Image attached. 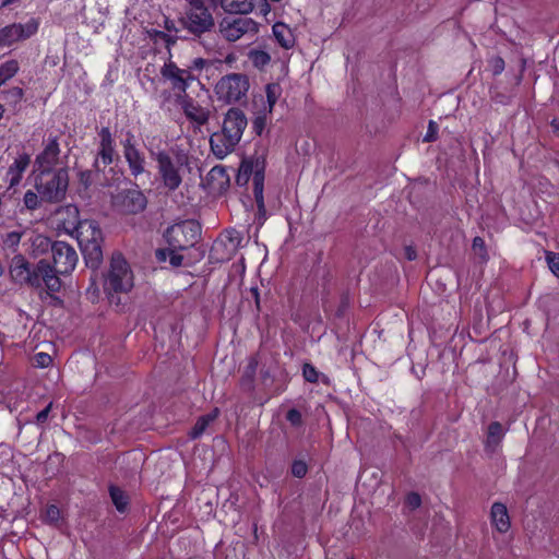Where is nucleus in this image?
Wrapping results in <instances>:
<instances>
[{"mask_svg": "<svg viewBox=\"0 0 559 559\" xmlns=\"http://www.w3.org/2000/svg\"><path fill=\"white\" fill-rule=\"evenodd\" d=\"M160 81L168 84L174 94L181 98L188 87L198 81V75H192V71L179 68L169 59L160 68Z\"/></svg>", "mask_w": 559, "mask_h": 559, "instance_id": "obj_7", "label": "nucleus"}, {"mask_svg": "<svg viewBox=\"0 0 559 559\" xmlns=\"http://www.w3.org/2000/svg\"><path fill=\"white\" fill-rule=\"evenodd\" d=\"M76 238L85 263L91 269H97L103 261V234L94 221L79 222Z\"/></svg>", "mask_w": 559, "mask_h": 559, "instance_id": "obj_2", "label": "nucleus"}, {"mask_svg": "<svg viewBox=\"0 0 559 559\" xmlns=\"http://www.w3.org/2000/svg\"><path fill=\"white\" fill-rule=\"evenodd\" d=\"M247 127V118L238 108H231L225 115L223 132L227 140H241L243 130Z\"/></svg>", "mask_w": 559, "mask_h": 559, "instance_id": "obj_13", "label": "nucleus"}, {"mask_svg": "<svg viewBox=\"0 0 559 559\" xmlns=\"http://www.w3.org/2000/svg\"><path fill=\"white\" fill-rule=\"evenodd\" d=\"M258 368V361L254 357L249 359L247 367L245 368L242 378H241V386L251 391L253 389V378Z\"/></svg>", "mask_w": 559, "mask_h": 559, "instance_id": "obj_31", "label": "nucleus"}, {"mask_svg": "<svg viewBox=\"0 0 559 559\" xmlns=\"http://www.w3.org/2000/svg\"><path fill=\"white\" fill-rule=\"evenodd\" d=\"M249 87L250 83L246 74L230 73L219 79L215 85V93L225 104H236L247 97Z\"/></svg>", "mask_w": 559, "mask_h": 559, "instance_id": "obj_5", "label": "nucleus"}, {"mask_svg": "<svg viewBox=\"0 0 559 559\" xmlns=\"http://www.w3.org/2000/svg\"><path fill=\"white\" fill-rule=\"evenodd\" d=\"M23 90L20 87H12L5 92L4 99L8 104L16 106L23 98Z\"/></svg>", "mask_w": 559, "mask_h": 559, "instance_id": "obj_39", "label": "nucleus"}, {"mask_svg": "<svg viewBox=\"0 0 559 559\" xmlns=\"http://www.w3.org/2000/svg\"><path fill=\"white\" fill-rule=\"evenodd\" d=\"M249 59L257 68H263L271 61L270 55L263 50H251Z\"/></svg>", "mask_w": 559, "mask_h": 559, "instance_id": "obj_36", "label": "nucleus"}, {"mask_svg": "<svg viewBox=\"0 0 559 559\" xmlns=\"http://www.w3.org/2000/svg\"><path fill=\"white\" fill-rule=\"evenodd\" d=\"M308 467L304 461H295L292 465V474L295 477L301 478L307 474Z\"/></svg>", "mask_w": 559, "mask_h": 559, "instance_id": "obj_48", "label": "nucleus"}, {"mask_svg": "<svg viewBox=\"0 0 559 559\" xmlns=\"http://www.w3.org/2000/svg\"><path fill=\"white\" fill-rule=\"evenodd\" d=\"M251 294H252V296L254 298L257 309L259 310L260 309V296H259L258 287H252L251 288Z\"/></svg>", "mask_w": 559, "mask_h": 559, "instance_id": "obj_54", "label": "nucleus"}, {"mask_svg": "<svg viewBox=\"0 0 559 559\" xmlns=\"http://www.w3.org/2000/svg\"><path fill=\"white\" fill-rule=\"evenodd\" d=\"M182 249H174L168 246L166 249H158L156 251V258L159 262H165L167 259H169V263L173 267H179L185 265V257L178 251H181Z\"/></svg>", "mask_w": 559, "mask_h": 559, "instance_id": "obj_27", "label": "nucleus"}, {"mask_svg": "<svg viewBox=\"0 0 559 559\" xmlns=\"http://www.w3.org/2000/svg\"><path fill=\"white\" fill-rule=\"evenodd\" d=\"M25 245L28 246L29 254L37 258L49 251L51 252L53 242L41 234H32Z\"/></svg>", "mask_w": 559, "mask_h": 559, "instance_id": "obj_20", "label": "nucleus"}, {"mask_svg": "<svg viewBox=\"0 0 559 559\" xmlns=\"http://www.w3.org/2000/svg\"><path fill=\"white\" fill-rule=\"evenodd\" d=\"M158 166L165 187L169 190H176L181 183V177L170 158L166 155H160L158 157Z\"/></svg>", "mask_w": 559, "mask_h": 559, "instance_id": "obj_16", "label": "nucleus"}, {"mask_svg": "<svg viewBox=\"0 0 559 559\" xmlns=\"http://www.w3.org/2000/svg\"><path fill=\"white\" fill-rule=\"evenodd\" d=\"M37 31L35 23L11 24L0 29V46H10L21 39L31 37Z\"/></svg>", "mask_w": 559, "mask_h": 559, "instance_id": "obj_14", "label": "nucleus"}, {"mask_svg": "<svg viewBox=\"0 0 559 559\" xmlns=\"http://www.w3.org/2000/svg\"><path fill=\"white\" fill-rule=\"evenodd\" d=\"M20 0H1V5L2 7H10L12 4H15L17 3Z\"/></svg>", "mask_w": 559, "mask_h": 559, "instance_id": "obj_59", "label": "nucleus"}, {"mask_svg": "<svg viewBox=\"0 0 559 559\" xmlns=\"http://www.w3.org/2000/svg\"><path fill=\"white\" fill-rule=\"evenodd\" d=\"M183 111L186 116L198 126L204 124L209 119V110L192 100L185 102Z\"/></svg>", "mask_w": 559, "mask_h": 559, "instance_id": "obj_24", "label": "nucleus"}, {"mask_svg": "<svg viewBox=\"0 0 559 559\" xmlns=\"http://www.w3.org/2000/svg\"><path fill=\"white\" fill-rule=\"evenodd\" d=\"M218 4L228 14L247 15L254 9L251 0H218Z\"/></svg>", "mask_w": 559, "mask_h": 559, "instance_id": "obj_21", "label": "nucleus"}, {"mask_svg": "<svg viewBox=\"0 0 559 559\" xmlns=\"http://www.w3.org/2000/svg\"><path fill=\"white\" fill-rule=\"evenodd\" d=\"M213 154L223 159L235 150L237 142H209Z\"/></svg>", "mask_w": 559, "mask_h": 559, "instance_id": "obj_32", "label": "nucleus"}, {"mask_svg": "<svg viewBox=\"0 0 559 559\" xmlns=\"http://www.w3.org/2000/svg\"><path fill=\"white\" fill-rule=\"evenodd\" d=\"M276 41L285 49H289L295 45V36L293 31L284 23L277 22L272 27Z\"/></svg>", "mask_w": 559, "mask_h": 559, "instance_id": "obj_23", "label": "nucleus"}, {"mask_svg": "<svg viewBox=\"0 0 559 559\" xmlns=\"http://www.w3.org/2000/svg\"><path fill=\"white\" fill-rule=\"evenodd\" d=\"M229 176L225 167L214 166L206 175L205 182L211 192L222 193L229 187Z\"/></svg>", "mask_w": 559, "mask_h": 559, "instance_id": "obj_17", "label": "nucleus"}, {"mask_svg": "<svg viewBox=\"0 0 559 559\" xmlns=\"http://www.w3.org/2000/svg\"><path fill=\"white\" fill-rule=\"evenodd\" d=\"M61 275L48 260L41 259L34 265L32 287L45 288L49 294L58 293L62 286Z\"/></svg>", "mask_w": 559, "mask_h": 559, "instance_id": "obj_9", "label": "nucleus"}, {"mask_svg": "<svg viewBox=\"0 0 559 559\" xmlns=\"http://www.w3.org/2000/svg\"><path fill=\"white\" fill-rule=\"evenodd\" d=\"M24 235H25V233H21V231H16V230L5 234L3 237L4 249L10 250L11 252H15L17 249V246L21 242V239Z\"/></svg>", "mask_w": 559, "mask_h": 559, "instance_id": "obj_35", "label": "nucleus"}, {"mask_svg": "<svg viewBox=\"0 0 559 559\" xmlns=\"http://www.w3.org/2000/svg\"><path fill=\"white\" fill-rule=\"evenodd\" d=\"M29 162L31 159L27 154H21L15 158L5 175V181L9 183L10 188L15 187L21 182L23 173L29 165Z\"/></svg>", "mask_w": 559, "mask_h": 559, "instance_id": "obj_19", "label": "nucleus"}, {"mask_svg": "<svg viewBox=\"0 0 559 559\" xmlns=\"http://www.w3.org/2000/svg\"><path fill=\"white\" fill-rule=\"evenodd\" d=\"M165 28L168 31V32H177V28H176V25H175V22L169 20V19H165Z\"/></svg>", "mask_w": 559, "mask_h": 559, "instance_id": "obj_55", "label": "nucleus"}, {"mask_svg": "<svg viewBox=\"0 0 559 559\" xmlns=\"http://www.w3.org/2000/svg\"><path fill=\"white\" fill-rule=\"evenodd\" d=\"M68 211L70 213H72L74 216H78V214H79V211H78V209L75 206H69Z\"/></svg>", "mask_w": 559, "mask_h": 559, "instance_id": "obj_61", "label": "nucleus"}, {"mask_svg": "<svg viewBox=\"0 0 559 559\" xmlns=\"http://www.w3.org/2000/svg\"><path fill=\"white\" fill-rule=\"evenodd\" d=\"M64 157L66 155H61L58 142H48L44 151L36 157L35 171H53L59 167H64L62 162Z\"/></svg>", "mask_w": 559, "mask_h": 559, "instance_id": "obj_12", "label": "nucleus"}, {"mask_svg": "<svg viewBox=\"0 0 559 559\" xmlns=\"http://www.w3.org/2000/svg\"><path fill=\"white\" fill-rule=\"evenodd\" d=\"M504 436V431L502 425L498 421H492L488 426L487 439H486V450L489 452H495L502 441Z\"/></svg>", "mask_w": 559, "mask_h": 559, "instance_id": "obj_25", "label": "nucleus"}, {"mask_svg": "<svg viewBox=\"0 0 559 559\" xmlns=\"http://www.w3.org/2000/svg\"><path fill=\"white\" fill-rule=\"evenodd\" d=\"M158 97L160 98L162 100V104H164L169 97H170V93L167 92V91H163Z\"/></svg>", "mask_w": 559, "mask_h": 559, "instance_id": "obj_57", "label": "nucleus"}, {"mask_svg": "<svg viewBox=\"0 0 559 559\" xmlns=\"http://www.w3.org/2000/svg\"><path fill=\"white\" fill-rule=\"evenodd\" d=\"M167 37H169V34H167L165 32H156L157 39H162V40L166 41Z\"/></svg>", "mask_w": 559, "mask_h": 559, "instance_id": "obj_58", "label": "nucleus"}, {"mask_svg": "<svg viewBox=\"0 0 559 559\" xmlns=\"http://www.w3.org/2000/svg\"><path fill=\"white\" fill-rule=\"evenodd\" d=\"M52 265L60 274L70 275L79 261L75 249L66 241H55L52 245Z\"/></svg>", "mask_w": 559, "mask_h": 559, "instance_id": "obj_11", "label": "nucleus"}, {"mask_svg": "<svg viewBox=\"0 0 559 559\" xmlns=\"http://www.w3.org/2000/svg\"><path fill=\"white\" fill-rule=\"evenodd\" d=\"M51 409V404L47 405L43 411H40L37 415H36V421L38 424H43L47 420L48 418V415H49V412Z\"/></svg>", "mask_w": 559, "mask_h": 559, "instance_id": "obj_52", "label": "nucleus"}, {"mask_svg": "<svg viewBox=\"0 0 559 559\" xmlns=\"http://www.w3.org/2000/svg\"><path fill=\"white\" fill-rule=\"evenodd\" d=\"M266 105L263 110L272 114L274 105L277 103L282 95V87L278 83H270L265 86Z\"/></svg>", "mask_w": 559, "mask_h": 559, "instance_id": "obj_30", "label": "nucleus"}, {"mask_svg": "<svg viewBox=\"0 0 559 559\" xmlns=\"http://www.w3.org/2000/svg\"><path fill=\"white\" fill-rule=\"evenodd\" d=\"M490 520L492 526L499 533H507L510 530L511 522L507 507L501 502H495L490 509Z\"/></svg>", "mask_w": 559, "mask_h": 559, "instance_id": "obj_18", "label": "nucleus"}, {"mask_svg": "<svg viewBox=\"0 0 559 559\" xmlns=\"http://www.w3.org/2000/svg\"><path fill=\"white\" fill-rule=\"evenodd\" d=\"M473 251L477 254L483 262L488 260V254L485 248V241L480 237H475L473 239Z\"/></svg>", "mask_w": 559, "mask_h": 559, "instance_id": "obj_40", "label": "nucleus"}, {"mask_svg": "<svg viewBox=\"0 0 559 559\" xmlns=\"http://www.w3.org/2000/svg\"><path fill=\"white\" fill-rule=\"evenodd\" d=\"M176 43V37L169 35V37H167L165 44L167 46V48L169 49L171 45H174Z\"/></svg>", "mask_w": 559, "mask_h": 559, "instance_id": "obj_60", "label": "nucleus"}, {"mask_svg": "<svg viewBox=\"0 0 559 559\" xmlns=\"http://www.w3.org/2000/svg\"><path fill=\"white\" fill-rule=\"evenodd\" d=\"M19 71L16 60H9L0 66V86L13 78Z\"/></svg>", "mask_w": 559, "mask_h": 559, "instance_id": "obj_33", "label": "nucleus"}, {"mask_svg": "<svg viewBox=\"0 0 559 559\" xmlns=\"http://www.w3.org/2000/svg\"><path fill=\"white\" fill-rule=\"evenodd\" d=\"M218 411L214 409L213 412L201 416L193 428L190 431V437L192 439H197L202 436V433L206 430L207 426L217 418Z\"/></svg>", "mask_w": 559, "mask_h": 559, "instance_id": "obj_29", "label": "nucleus"}, {"mask_svg": "<svg viewBox=\"0 0 559 559\" xmlns=\"http://www.w3.org/2000/svg\"><path fill=\"white\" fill-rule=\"evenodd\" d=\"M207 66V61L203 58H194L191 63L186 68L192 71V75H198Z\"/></svg>", "mask_w": 559, "mask_h": 559, "instance_id": "obj_45", "label": "nucleus"}, {"mask_svg": "<svg viewBox=\"0 0 559 559\" xmlns=\"http://www.w3.org/2000/svg\"><path fill=\"white\" fill-rule=\"evenodd\" d=\"M45 518L48 522H57L60 518V510L57 506L50 504L46 508Z\"/></svg>", "mask_w": 559, "mask_h": 559, "instance_id": "obj_49", "label": "nucleus"}, {"mask_svg": "<svg viewBox=\"0 0 559 559\" xmlns=\"http://www.w3.org/2000/svg\"><path fill=\"white\" fill-rule=\"evenodd\" d=\"M34 265L32 266L22 254L13 257L10 265V275L17 284H33Z\"/></svg>", "mask_w": 559, "mask_h": 559, "instance_id": "obj_15", "label": "nucleus"}, {"mask_svg": "<svg viewBox=\"0 0 559 559\" xmlns=\"http://www.w3.org/2000/svg\"><path fill=\"white\" fill-rule=\"evenodd\" d=\"M218 31L226 40L236 41L246 35L253 37L259 32V24L248 16H226L219 22Z\"/></svg>", "mask_w": 559, "mask_h": 559, "instance_id": "obj_8", "label": "nucleus"}, {"mask_svg": "<svg viewBox=\"0 0 559 559\" xmlns=\"http://www.w3.org/2000/svg\"><path fill=\"white\" fill-rule=\"evenodd\" d=\"M267 115H270L267 111H262L255 116V118L252 121V130L257 136H262L263 131L267 123Z\"/></svg>", "mask_w": 559, "mask_h": 559, "instance_id": "obj_37", "label": "nucleus"}, {"mask_svg": "<svg viewBox=\"0 0 559 559\" xmlns=\"http://www.w3.org/2000/svg\"><path fill=\"white\" fill-rule=\"evenodd\" d=\"M546 260L550 271L559 277V253L547 252Z\"/></svg>", "mask_w": 559, "mask_h": 559, "instance_id": "obj_44", "label": "nucleus"}, {"mask_svg": "<svg viewBox=\"0 0 559 559\" xmlns=\"http://www.w3.org/2000/svg\"><path fill=\"white\" fill-rule=\"evenodd\" d=\"M263 377H264V378L269 377V372H267V371H265V372L263 373Z\"/></svg>", "mask_w": 559, "mask_h": 559, "instance_id": "obj_63", "label": "nucleus"}, {"mask_svg": "<svg viewBox=\"0 0 559 559\" xmlns=\"http://www.w3.org/2000/svg\"><path fill=\"white\" fill-rule=\"evenodd\" d=\"M302 376L306 381L310 383H317L319 380L318 370L310 364H305L302 368Z\"/></svg>", "mask_w": 559, "mask_h": 559, "instance_id": "obj_43", "label": "nucleus"}, {"mask_svg": "<svg viewBox=\"0 0 559 559\" xmlns=\"http://www.w3.org/2000/svg\"><path fill=\"white\" fill-rule=\"evenodd\" d=\"M490 67L492 73L498 75L504 70V61L501 57H493L490 59Z\"/></svg>", "mask_w": 559, "mask_h": 559, "instance_id": "obj_50", "label": "nucleus"}, {"mask_svg": "<svg viewBox=\"0 0 559 559\" xmlns=\"http://www.w3.org/2000/svg\"><path fill=\"white\" fill-rule=\"evenodd\" d=\"M347 559H353V558H347Z\"/></svg>", "mask_w": 559, "mask_h": 559, "instance_id": "obj_64", "label": "nucleus"}, {"mask_svg": "<svg viewBox=\"0 0 559 559\" xmlns=\"http://www.w3.org/2000/svg\"><path fill=\"white\" fill-rule=\"evenodd\" d=\"M179 22L186 31L198 37L210 32L215 25L210 10L185 11Z\"/></svg>", "mask_w": 559, "mask_h": 559, "instance_id": "obj_10", "label": "nucleus"}, {"mask_svg": "<svg viewBox=\"0 0 559 559\" xmlns=\"http://www.w3.org/2000/svg\"><path fill=\"white\" fill-rule=\"evenodd\" d=\"M286 419L295 427H299L302 425L301 413L296 408H292L287 412Z\"/></svg>", "mask_w": 559, "mask_h": 559, "instance_id": "obj_47", "label": "nucleus"}, {"mask_svg": "<svg viewBox=\"0 0 559 559\" xmlns=\"http://www.w3.org/2000/svg\"><path fill=\"white\" fill-rule=\"evenodd\" d=\"M200 235V224L193 219H188L168 227L164 237L173 250H187L197 243Z\"/></svg>", "mask_w": 559, "mask_h": 559, "instance_id": "obj_6", "label": "nucleus"}, {"mask_svg": "<svg viewBox=\"0 0 559 559\" xmlns=\"http://www.w3.org/2000/svg\"><path fill=\"white\" fill-rule=\"evenodd\" d=\"M115 151L111 147V142H102V150L96 158V165L99 166L102 163L105 166L109 165L114 160Z\"/></svg>", "mask_w": 559, "mask_h": 559, "instance_id": "obj_34", "label": "nucleus"}, {"mask_svg": "<svg viewBox=\"0 0 559 559\" xmlns=\"http://www.w3.org/2000/svg\"><path fill=\"white\" fill-rule=\"evenodd\" d=\"M439 136H441V138L447 136L445 129L441 133H439L438 123L433 120H430L429 124H428L427 133L423 140H436V138H439Z\"/></svg>", "mask_w": 559, "mask_h": 559, "instance_id": "obj_42", "label": "nucleus"}, {"mask_svg": "<svg viewBox=\"0 0 559 559\" xmlns=\"http://www.w3.org/2000/svg\"><path fill=\"white\" fill-rule=\"evenodd\" d=\"M405 257L409 261L415 260L417 258L416 250L414 248H412V247H406L405 248Z\"/></svg>", "mask_w": 559, "mask_h": 559, "instance_id": "obj_53", "label": "nucleus"}, {"mask_svg": "<svg viewBox=\"0 0 559 559\" xmlns=\"http://www.w3.org/2000/svg\"><path fill=\"white\" fill-rule=\"evenodd\" d=\"M551 127L555 129V131H556V132L559 130V127H558V123H557V121H556V120H554V121L551 122Z\"/></svg>", "mask_w": 559, "mask_h": 559, "instance_id": "obj_62", "label": "nucleus"}, {"mask_svg": "<svg viewBox=\"0 0 559 559\" xmlns=\"http://www.w3.org/2000/svg\"><path fill=\"white\" fill-rule=\"evenodd\" d=\"M33 361L36 367L46 368L52 362V359L51 356L46 353H37Z\"/></svg>", "mask_w": 559, "mask_h": 559, "instance_id": "obj_46", "label": "nucleus"}, {"mask_svg": "<svg viewBox=\"0 0 559 559\" xmlns=\"http://www.w3.org/2000/svg\"><path fill=\"white\" fill-rule=\"evenodd\" d=\"M264 170L265 158L263 155L255 158L242 159L238 174L236 176V183L238 186H246L252 176L253 180V194L257 202L260 215H265V204L263 197L264 189Z\"/></svg>", "mask_w": 559, "mask_h": 559, "instance_id": "obj_4", "label": "nucleus"}, {"mask_svg": "<svg viewBox=\"0 0 559 559\" xmlns=\"http://www.w3.org/2000/svg\"><path fill=\"white\" fill-rule=\"evenodd\" d=\"M406 502H407L408 507H411L412 509H417L421 503V499L418 493L411 492L407 496Z\"/></svg>", "mask_w": 559, "mask_h": 559, "instance_id": "obj_51", "label": "nucleus"}, {"mask_svg": "<svg viewBox=\"0 0 559 559\" xmlns=\"http://www.w3.org/2000/svg\"><path fill=\"white\" fill-rule=\"evenodd\" d=\"M109 496L118 512L124 513L128 510L130 500L128 495L121 488L110 485Z\"/></svg>", "mask_w": 559, "mask_h": 559, "instance_id": "obj_28", "label": "nucleus"}, {"mask_svg": "<svg viewBox=\"0 0 559 559\" xmlns=\"http://www.w3.org/2000/svg\"><path fill=\"white\" fill-rule=\"evenodd\" d=\"M133 285L134 277L129 263L121 253H114L104 280V292L110 305L120 307L122 305L120 295L128 294Z\"/></svg>", "mask_w": 559, "mask_h": 559, "instance_id": "obj_1", "label": "nucleus"}, {"mask_svg": "<svg viewBox=\"0 0 559 559\" xmlns=\"http://www.w3.org/2000/svg\"><path fill=\"white\" fill-rule=\"evenodd\" d=\"M124 153L126 158L129 162L130 168L132 170L133 175H139L143 173L144 166H143V158L140 156L139 152L135 150V147L131 144V142H127V145L124 146Z\"/></svg>", "mask_w": 559, "mask_h": 559, "instance_id": "obj_26", "label": "nucleus"}, {"mask_svg": "<svg viewBox=\"0 0 559 559\" xmlns=\"http://www.w3.org/2000/svg\"><path fill=\"white\" fill-rule=\"evenodd\" d=\"M35 188L41 201L49 203L61 202L67 194L69 175L66 167L53 171L36 170Z\"/></svg>", "mask_w": 559, "mask_h": 559, "instance_id": "obj_3", "label": "nucleus"}, {"mask_svg": "<svg viewBox=\"0 0 559 559\" xmlns=\"http://www.w3.org/2000/svg\"><path fill=\"white\" fill-rule=\"evenodd\" d=\"M187 2V7L185 11H200V10H210L206 7V2H210L213 5L218 4V0H185Z\"/></svg>", "mask_w": 559, "mask_h": 559, "instance_id": "obj_38", "label": "nucleus"}, {"mask_svg": "<svg viewBox=\"0 0 559 559\" xmlns=\"http://www.w3.org/2000/svg\"><path fill=\"white\" fill-rule=\"evenodd\" d=\"M270 10H271L270 4L265 0H263V3L261 5V13L263 15H266L270 12Z\"/></svg>", "mask_w": 559, "mask_h": 559, "instance_id": "obj_56", "label": "nucleus"}, {"mask_svg": "<svg viewBox=\"0 0 559 559\" xmlns=\"http://www.w3.org/2000/svg\"><path fill=\"white\" fill-rule=\"evenodd\" d=\"M146 204V197L140 190H129L124 197V206L130 213L142 212Z\"/></svg>", "mask_w": 559, "mask_h": 559, "instance_id": "obj_22", "label": "nucleus"}, {"mask_svg": "<svg viewBox=\"0 0 559 559\" xmlns=\"http://www.w3.org/2000/svg\"><path fill=\"white\" fill-rule=\"evenodd\" d=\"M39 194L38 192H34L32 190H28L26 191V193L24 194V205L26 206V209L28 210H35L39 206Z\"/></svg>", "mask_w": 559, "mask_h": 559, "instance_id": "obj_41", "label": "nucleus"}]
</instances>
